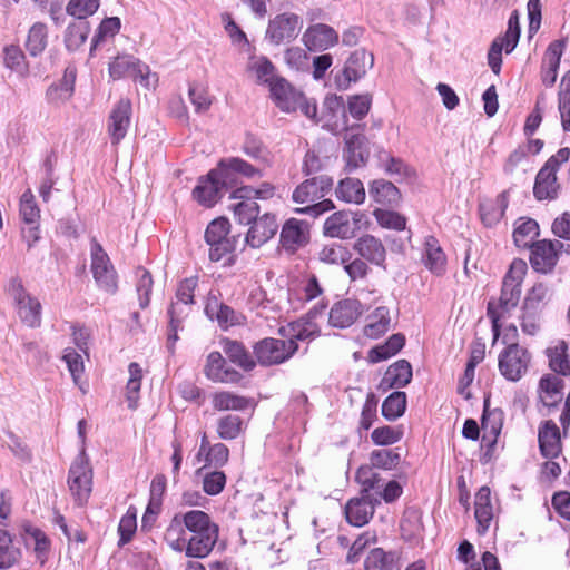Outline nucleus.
I'll list each match as a JSON object with an SVG mask.
<instances>
[{
    "instance_id": "nucleus-1",
    "label": "nucleus",
    "mask_w": 570,
    "mask_h": 570,
    "mask_svg": "<svg viewBox=\"0 0 570 570\" xmlns=\"http://www.w3.org/2000/svg\"><path fill=\"white\" fill-rule=\"evenodd\" d=\"M527 272V264L521 259H514L503 278L498 308L492 303L488 304L487 315L492 323L494 341L500 336V320L514 308L521 296V284Z\"/></svg>"
},
{
    "instance_id": "nucleus-2",
    "label": "nucleus",
    "mask_w": 570,
    "mask_h": 570,
    "mask_svg": "<svg viewBox=\"0 0 570 570\" xmlns=\"http://www.w3.org/2000/svg\"><path fill=\"white\" fill-rule=\"evenodd\" d=\"M187 550L186 557L204 559L210 554L217 543L219 527L202 510H191L186 520Z\"/></svg>"
},
{
    "instance_id": "nucleus-3",
    "label": "nucleus",
    "mask_w": 570,
    "mask_h": 570,
    "mask_svg": "<svg viewBox=\"0 0 570 570\" xmlns=\"http://www.w3.org/2000/svg\"><path fill=\"white\" fill-rule=\"evenodd\" d=\"M333 187V179L326 175L315 176L304 180L293 191L292 199L296 204H306L302 208H296V213L308 215L313 218L334 209L331 199H323Z\"/></svg>"
},
{
    "instance_id": "nucleus-4",
    "label": "nucleus",
    "mask_w": 570,
    "mask_h": 570,
    "mask_svg": "<svg viewBox=\"0 0 570 570\" xmlns=\"http://www.w3.org/2000/svg\"><path fill=\"white\" fill-rule=\"evenodd\" d=\"M12 298L19 320L30 328L41 325V304L38 298L30 295L23 287L21 279L11 278L7 287Z\"/></svg>"
},
{
    "instance_id": "nucleus-5",
    "label": "nucleus",
    "mask_w": 570,
    "mask_h": 570,
    "mask_svg": "<svg viewBox=\"0 0 570 570\" xmlns=\"http://www.w3.org/2000/svg\"><path fill=\"white\" fill-rule=\"evenodd\" d=\"M366 223V215L361 210H338L326 218L323 234L331 238L351 239Z\"/></svg>"
},
{
    "instance_id": "nucleus-6",
    "label": "nucleus",
    "mask_w": 570,
    "mask_h": 570,
    "mask_svg": "<svg viewBox=\"0 0 570 570\" xmlns=\"http://www.w3.org/2000/svg\"><path fill=\"white\" fill-rule=\"evenodd\" d=\"M68 487L78 505L87 503L92 491V469L83 450L69 469Z\"/></svg>"
},
{
    "instance_id": "nucleus-7",
    "label": "nucleus",
    "mask_w": 570,
    "mask_h": 570,
    "mask_svg": "<svg viewBox=\"0 0 570 570\" xmlns=\"http://www.w3.org/2000/svg\"><path fill=\"white\" fill-rule=\"evenodd\" d=\"M229 229V220L224 217L214 219L207 226L205 240L209 245L210 261L218 262L235 250L237 240L228 236Z\"/></svg>"
},
{
    "instance_id": "nucleus-8",
    "label": "nucleus",
    "mask_w": 570,
    "mask_h": 570,
    "mask_svg": "<svg viewBox=\"0 0 570 570\" xmlns=\"http://www.w3.org/2000/svg\"><path fill=\"white\" fill-rule=\"evenodd\" d=\"M297 348L298 345L294 340L267 337L255 344L254 354L259 364L269 366L286 362Z\"/></svg>"
},
{
    "instance_id": "nucleus-9",
    "label": "nucleus",
    "mask_w": 570,
    "mask_h": 570,
    "mask_svg": "<svg viewBox=\"0 0 570 570\" xmlns=\"http://www.w3.org/2000/svg\"><path fill=\"white\" fill-rule=\"evenodd\" d=\"M91 272L100 289L114 295L118 289L117 274L107 253L97 240L91 243Z\"/></svg>"
},
{
    "instance_id": "nucleus-10",
    "label": "nucleus",
    "mask_w": 570,
    "mask_h": 570,
    "mask_svg": "<svg viewBox=\"0 0 570 570\" xmlns=\"http://www.w3.org/2000/svg\"><path fill=\"white\" fill-rule=\"evenodd\" d=\"M303 26L302 18L293 12H284L269 20L265 39L274 46L288 43L296 39Z\"/></svg>"
},
{
    "instance_id": "nucleus-11",
    "label": "nucleus",
    "mask_w": 570,
    "mask_h": 570,
    "mask_svg": "<svg viewBox=\"0 0 570 570\" xmlns=\"http://www.w3.org/2000/svg\"><path fill=\"white\" fill-rule=\"evenodd\" d=\"M109 75L114 80L131 77L146 88L156 82V76L150 73L149 67L129 55L116 57L109 63Z\"/></svg>"
},
{
    "instance_id": "nucleus-12",
    "label": "nucleus",
    "mask_w": 570,
    "mask_h": 570,
    "mask_svg": "<svg viewBox=\"0 0 570 570\" xmlns=\"http://www.w3.org/2000/svg\"><path fill=\"white\" fill-rule=\"evenodd\" d=\"M520 38L519 13L513 11L508 21V29L502 37H497L488 52V63L491 70L498 75L501 70L502 50L510 53L518 45Z\"/></svg>"
},
{
    "instance_id": "nucleus-13",
    "label": "nucleus",
    "mask_w": 570,
    "mask_h": 570,
    "mask_svg": "<svg viewBox=\"0 0 570 570\" xmlns=\"http://www.w3.org/2000/svg\"><path fill=\"white\" fill-rule=\"evenodd\" d=\"M530 360L527 348L510 343L499 356L500 373L509 381H519L525 374Z\"/></svg>"
},
{
    "instance_id": "nucleus-14",
    "label": "nucleus",
    "mask_w": 570,
    "mask_h": 570,
    "mask_svg": "<svg viewBox=\"0 0 570 570\" xmlns=\"http://www.w3.org/2000/svg\"><path fill=\"white\" fill-rule=\"evenodd\" d=\"M564 243L554 239L537 240L531 245L530 264L539 273H549L556 266Z\"/></svg>"
},
{
    "instance_id": "nucleus-15",
    "label": "nucleus",
    "mask_w": 570,
    "mask_h": 570,
    "mask_svg": "<svg viewBox=\"0 0 570 570\" xmlns=\"http://www.w3.org/2000/svg\"><path fill=\"white\" fill-rule=\"evenodd\" d=\"M224 180L217 167L209 170L206 176L198 179L193 190L194 199L205 207L214 206L222 197L223 190L229 187Z\"/></svg>"
},
{
    "instance_id": "nucleus-16",
    "label": "nucleus",
    "mask_w": 570,
    "mask_h": 570,
    "mask_svg": "<svg viewBox=\"0 0 570 570\" xmlns=\"http://www.w3.org/2000/svg\"><path fill=\"white\" fill-rule=\"evenodd\" d=\"M320 121L322 127L333 135H340L348 129V118L342 97L333 95L325 98Z\"/></svg>"
},
{
    "instance_id": "nucleus-17",
    "label": "nucleus",
    "mask_w": 570,
    "mask_h": 570,
    "mask_svg": "<svg viewBox=\"0 0 570 570\" xmlns=\"http://www.w3.org/2000/svg\"><path fill=\"white\" fill-rule=\"evenodd\" d=\"M131 102L129 99H120L111 109L107 122V132L112 146L126 137L131 124Z\"/></svg>"
},
{
    "instance_id": "nucleus-18",
    "label": "nucleus",
    "mask_w": 570,
    "mask_h": 570,
    "mask_svg": "<svg viewBox=\"0 0 570 570\" xmlns=\"http://www.w3.org/2000/svg\"><path fill=\"white\" fill-rule=\"evenodd\" d=\"M309 240V225L305 220L288 218L281 230L279 242L287 253H295Z\"/></svg>"
},
{
    "instance_id": "nucleus-19",
    "label": "nucleus",
    "mask_w": 570,
    "mask_h": 570,
    "mask_svg": "<svg viewBox=\"0 0 570 570\" xmlns=\"http://www.w3.org/2000/svg\"><path fill=\"white\" fill-rule=\"evenodd\" d=\"M374 57L365 49H356L351 53L343 69L344 80L337 78V86L346 89L352 81H357L373 67Z\"/></svg>"
},
{
    "instance_id": "nucleus-20",
    "label": "nucleus",
    "mask_w": 570,
    "mask_h": 570,
    "mask_svg": "<svg viewBox=\"0 0 570 570\" xmlns=\"http://www.w3.org/2000/svg\"><path fill=\"white\" fill-rule=\"evenodd\" d=\"M302 41L309 51H324L338 42V33L328 24L315 23L305 30Z\"/></svg>"
},
{
    "instance_id": "nucleus-21",
    "label": "nucleus",
    "mask_w": 570,
    "mask_h": 570,
    "mask_svg": "<svg viewBox=\"0 0 570 570\" xmlns=\"http://www.w3.org/2000/svg\"><path fill=\"white\" fill-rule=\"evenodd\" d=\"M353 249L367 263L385 269L386 249L381 239L365 234L356 239Z\"/></svg>"
},
{
    "instance_id": "nucleus-22",
    "label": "nucleus",
    "mask_w": 570,
    "mask_h": 570,
    "mask_svg": "<svg viewBox=\"0 0 570 570\" xmlns=\"http://www.w3.org/2000/svg\"><path fill=\"white\" fill-rule=\"evenodd\" d=\"M344 158L346 169L351 173L361 166H364L368 156L370 148L367 139L362 134H351L345 136Z\"/></svg>"
},
{
    "instance_id": "nucleus-23",
    "label": "nucleus",
    "mask_w": 570,
    "mask_h": 570,
    "mask_svg": "<svg viewBox=\"0 0 570 570\" xmlns=\"http://www.w3.org/2000/svg\"><path fill=\"white\" fill-rule=\"evenodd\" d=\"M220 175L228 186L236 184V176L240 175L246 178L262 177V171L252 164L239 157H228L220 159L217 164Z\"/></svg>"
},
{
    "instance_id": "nucleus-24",
    "label": "nucleus",
    "mask_w": 570,
    "mask_h": 570,
    "mask_svg": "<svg viewBox=\"0 0 570 570\" xmlns=\"http://www.w3.org/2000/svg\"><path fill=\"white\" fill-rule=\"evenodd\" d=\"M278 224L276 217L272 214L258 216L249 227L245 242L253 248H258L268 242L277 232Z\"/></svg>"
},
{
    "instance_id": "nucleus-25",
    "label": "nucleus",
    "mask_w": 570,
    "mask_h": 570,
    "mask_svg": "<svg viewBox=\"0 0 570 570\" xmlns=\"http://www.w3.org/2000/svg\"><path fill=\"white\" fill-rule=\"evenodd\" d=\"M205 375L215 383L235 384L242 380V374L233 367L226 366V362L219 352H212L207 356Z\"/></svg>"
},
{
    "instance_id": "nucleus-26",
    "label": "nucleus",
    "mask_w": 570,
    "mask_h": 570,
    "mask_svg": "<svg viewBox=\"0 0 570 570\" xmlns=\"http://www.w3.org/2000/svg\"><path fill=\"white\" fill-rule=\"evenodd\" d=\"M363 313L362 304L356 299H342L330 311V324L334 327L346 328L351 326Z\"/></svg>"
},
{
    "instance_id": "nucleus-27",
    "label": "nucleus",
    "mask_w": 570,
    "mask_h": 570,
    "mask_svg": "<svg viewBox=\"0 0 570 570\" xmlns=\"http://www.w3.org/2000/svg\"><path fill=\"white\" fill-rule=\"evenodd\" d=\"M191 514V510L185 513H176L170 520L165 533L164 539L169 548L175 552H184L187 550V535L186 520Z\"/></svg>"
},
{
    "instance_id": "nucleus-28",
    "label": "nucleus",
    "mask_w": 570,
    "mask_h": 570,
    "mask_svg": "<svg viewBox=\"0 0 570 570\" xmlns=\"http://www.w3.org/2000/svg\"><path fill=\"white\" fill-rule=\"evenodd\" d=\"M539 448L542 456L547 459H556L561 454L562 444L560 430L552 421H544L538 432Z\"/></svg>"
},
{
    "instance_id": "nucleus-29",
    "label": "nucleus",
    "mask_w": 570,
    "mask_h": 570,
    "mask_svg": "<svg viewBox=\"0 0 570 570\" xmlns=\"http://www.w3.org/2000/svg\"><path fill=\"white\" fill-rule=\"evenodd\" d=\"M422 263L435 276H442L446 272V255L434 236L425 237Z\"/></svg>"
},
{
    "instance_id": "nucleus-30",
    "label": "nucleus",
    "mask_w": 570,
    "mask_h": 570,
    "mask_svg": "<svg viewBox=\"0 0 570 570\" xmlns=\"http://www.w3.org/2000/svg\"><path fill=\"white\" fill-rule=\"evenodd\" d=\"M374 514V503L370 494L351 499L345 505V517L350 524L363 527Z\"/></svg>"
},
{
    "instance_id": "nucleus-31",
    "label": "nucleus",
    "mask_w": 570,
    "mask_h": 570,
    "mask_svg": "<svg viewBox=\"0 0 570 570\" xmlns=\"http://www.w3.org/2000/svg\"><path fill=\"white\" fill-rule=\"evenodd\" d=\"M474 517L478 523V533L481 535L485 534L493 520L491 491L488 487H481L475 494Z\"/></svg>"
},
{
    "instance_id": "nucleus-32",
    "label": "nucleus",
    "mask_w": 570,
    "mask_h": 570,
    "mask_svg": "<svg viewBox=\"0 0 570 570\" xmlns=\"http://www.w3.org/2000/svg\"><path fill=\"white\" fill-rule=\"evenodd\" d=\"M269 89L275 104L283 111L292 112L297 109V99H299L301 92L295 91L285 79H275L274 82H271Z\"/></svg>"
},
{
    "instance_id": "nucleus-33",
    "label": "nucleus",
    "mask_w": 570,
    "mask_h": 570,
    "mask_svg": "<svg viewBox=\"0 0 570 570\" xmlns=\"http://www.w3.org/2000/svg\"><path fill=\"white\" fill-rule=\"evenodd\" d=\"M559 184L557 170L543 165L535 177L533 194L538 200L554 199L558 196Z\"/></svg>"
},
{
    "instance_id": "nucleus-34",
    "label": "nucleus",
    "mask_w": 570,
    "mask_h": 570,
    "mask_svg": "<svg viewBox=\"0 0 570 570\" xmlns=\"http://www.w3.org/2000/svg\"><path fill=\"white\" fill-rule=\"evenodd\" d=\"M391 328V314L386 306H379L366 316L363 334L372 340L380 338Z\"/></svg>"
},
{
    "instance_id": "nucleus-35",
    "label": "nucleus",
    "mask_w": 570,
    "mask_h": 570,
    "mask_svg": "<svg viewBox=\"0 0 570 570\" xmlns=\"http://www.w3.org/2000/svg\"><path fill=\"white\" fill-rule=\"evenodd\" d=\"M508 204L509 199L507 191L499 194L493 200H485L481 203L479 210L482 223L488 227L497 225L503 217Z\"/></svg>"
},
{
    "instance_id": "nucleus-36",
    "label": "nucleus",
    "mask_w": 570,
    "mask_h": 570,
    "mask_svg": "<svg viewBox=\"0 0 570 570\" xmlns=\"http://www.w3.org/2000/svg\"><path fill=\"white\" fill-rule=\"evenodd\" d=\"M190 304L180 301L171 303L168 309L169 326L167 337V348L174 352L175 343L178 341V331L183 328L181 323L188 315Z\"/></svg>"
},
{
    "instance_id": "nucleus-37",
    "label": "nucleus",
    "mask_w": 570,
    "mask_h": 570,
    "mask_svg": "<svg viewBox=\"0 0 570 570\" xmlns=\"http://www.w3.org/2000/svg\"><path fill=\"white\" fill-rule=\"evenodd\" d=\"M411 379V364L406 360H399L387 367L382 384H386L390 389H400L406 386Z\"/></svg>"
},
{
    "instance_id": "nucleus-38",
    "label": "nucleus",
    "mask_w": 570,
    "mask_h": 570,
    "mask_svg": "<svg viewBox=\"0 0 570 570\" xmlns=\"http://www.w3.org/2000/svg\"><path fill=\"white\" fill-rule=\"evenodd\" d=\"M335 195L338 199L350 204L360 205L365 200L363 183L357 178L342 179L335 189Z\"/></svg>"
},
{
    "instance_id": "nucleus-39",
    "label": "nucleus",
    "mask_w": 570,
    "mask_h": 570,
    "mask_svg": "<svg viewBox=\"0 0 570 570\" xmlns=\"http://www.w3.org/2000/svg\"><path fill=\"white\" fill-rule=\"evenodd\" d=\"M208 317L216 320L220 326H232L238 323V315L233 308L220 303L215 296H209L205 306Z\"/></svg>"
},
{
    "instance_id": "nucleus-40",
    "label": "nucleus",
    "mask_w": 570,
    "mask_h": 570,
    "mask_svg": "<svg viewBox=\"0 0 570 570\" xmlns=\"http://www.w3.org/2000/svg\"><path fill=\"white\" fill-rule=\"evenodd\" d=\"M550 368L562 375H570V353L568 344L559 341L554 346L547 350Z\"/></svg>"
},
{
    "instance_id": "nucleus-41",
    "label": "nucleus",
    "mask_w": 570,
    "mask_h": 570,
    "mask_svg": "<svg viewBox=\"0 0 570 570\" xmlns=\"http://www.w3.org/2000/svg\"><path fill=\"white\" fill-rule=\"evenodd\" d=\"M405 344V336L401 333L391 335L384 344L373 347L368 352V360L372 363L385 361L399 353Z\"/></svg>"
},
{
    "instance_id": "nucleus-42",
    "label": "nucleus",
    "mask_w": 570,
    "mask_h": 570,
    "mask_svg": "<svg viewBox=\"0 0 570 570\" xmlns=\"http://www.w3.org/2000/svg\"><path fill=\"white\" fill-rule=\"evenodd\" d=\"M539 236V225L532 218H520L513 230L514 244L520 248H531L534 239Z\"/></svg>"
},
{
    "instance_id": "nucleus-43",
    "label": "nucleus",
    "mask_w": 570,
    "mask_h": 570,
    "mask_svg": "<svg viewBox=\"0 0 570 570\" xmlns=\"http://www.w3.org/2000/svg\"><path fill=\"white\" fill-rule=\"evenodd\" d=\"M488 403L489 401L485 400L481 428L484 433L483 438H489L492 442H495L502 429L503 412L499 409L490 410Z\"/></svg>"
},
{
    "instance_id": "nucleus-44",
    "label": "nucleus",
    "mask_w": 570,
    "mask_h": 570,
    "mask_svg": "<svg viewBox=\"0 0 570 570\" xmlns=\"http://www.w3.org/2000/svg\"><path fill=\"white\" fill-rule=\"evenodd\" d=\"M223 351L230 362L238 365L243 370L250 371L254 368L255 362L242 343L237 341L225 340L223 342Z\"/></svg>"
},
{
    "instance_id": "nucleus-45",
    "label": "nucleus",
    "mask_w": 570,
    "mask_h": 570,
    "mask_svg": "<svg viewBox=\"0 0 570 570\" xmlns=\"http://www.w3.org/2000/svg\"><path fill=\"white\" fill-rule=\"evenodd\" d=\"M370 195L376 203L383 205H394L401 198L399 189L384 179H376L370 186Z\"/></svg>"
},
{
    "instance_id": "nucleus-46",
    "label": "nucleus",
    "mask_w": 570,
    "mask_h": 570,
    "mask_svg": "<svg viewBox=\"0 0 570 570\" xmlns=\"http://www.w3.org/2000/svg\"><path fill=\"white\" fill-rule=\"evenodd\" d=\"M247 71L259 83L271 85V82H274L276 79L273 63L264 56L250 57Z\"/></svg>"
},
{
    "instance_id": "nucleus-47",
    "label": "nucleus",
    "mask_w": 570,
    "mask_h": 570,
    "mask_svg": "<svg viewBox=\"0 0 570 570\" xmlns=\"http://www.w3.org/2000/svg\"><path fill=\"white\" fill-rule=\"evenodd\" d=\"M90 33V24L87 20L75 21L67 27L65 45L69 51L78 50Z\"/></svg>"
},
{
    "instance_id": "nucleus-48",
    "label": "nucleus",
    "mask_w": 570,
    "mask_h": 570,
    "mask_svg": "<svg viewBox=\"0 0 570 570\" xmlns=\"http://www.w3.org/2000/svg\"><path fill=\"white\" fill-rule=\"evenodd\" d=\"M48 43L47 26L42 22L33 23L27 36L26 48L30 56L37 57L43 52Z\"/></svg>"
},
{
    "instance_id": "nucleus-49",
    "label": "nucleus",
    "mask_w": 570,
    "mask_h": 570,
    "mask_svg": "<svg viewBox=\"0 0 570 570\" xmlns=\"http://www.w3.org/2000/svg\"><path fill=\"white\" fill-rule=\"evenodd\" d=\"M213 407L217 411H243L248 406V400L244 396L222 391L212 396Z\"/></svg>"
},
{
    "instance_id": "nucleus-50",
    "label": "nucleus",
    "mask_w": 570,
    "mask_h": 570,
    "mask_svg": "<svg viewBox=\"0 0 570 570\" xmlns=\"http://www.w3.org/2000/svg\"><path fill=\"white\" fill-rule=\"evenodd\" d=\"M75 90V76L65 75L63 78L52 83L46 92L47 100L50 104L59 105L66 102L72 96Z\"/></svg>"
},
{
    "instance_id": "nucleus-51",
    "label": "nucleus",
    "mask_w": 570,
    "mask_h": 570,
    "mask_svg": "<svg viewBox=\"0 0 570 570\" xmlns=\"http://www.w3.org/2000/svg\"><path fill=\"white\" fill-rule=\"evenodd\" d=\"M128 372L129 380L126 386V399L128 402V407L135 410L137 407V402L141 387L142 370L138 363L132 362L128 366Z\"/></svg>"
},
{
    "instance_id": "nucleus-52",
    "label": "nucleus",
    "mask_w": 570,
    "mask_h": 570,
    "mask_svg": "<svg viewBox=\"0 0 570 570\" xmlns=\"http://www.w3.org/2000/svg\"><path fill=\"white\" fill-rule=\"evenodd\" d=\"M405 409V392L395 391L384 400L382 404V415L389 421H395L404 414Z\"/></svg>"
},
{
    "instance_id": "nucleus-53",
    "label": "nucleus",
    "mask_w": 570,
    "mask_h": 570,
    "mask_svg": "<svg viewBox=\"0 0 570 570\" xmlns=\"http://www.w3.org/2000/svg\"><path fill=\"white\" fill-rule=\"evenodd\" d=\"M558 107L561 125L564 131H570V70L561 79Z\"/></svg>"
},
{
    "instance_id": "nucleus-54",
    "label": "nucleus",
    "mask_w": 570,
    "mask_h": 570,
    "mask_svg": "<svg viewBox=\"0 0 570 570\" xmlns=\"http://www.w3.org/2000/svg\"><path fill=\"white\" fill-rule=\"evenodd\" d=\"M561 382L557 376H544L540 380V397L546 406H552L561 400Z\"/></svg>"
},
{
    "instance_id": "nucleus-55",
    "label": "nucleus",
    "mask_w": 570,
    "mask_h": 570,
    "mask_svg": "<svg viewBox=\"0 0 570 570\" xmlns=\"http://www.w3.org/2000/svg\"><path fill=\"white\" fill-rule=\"evenodd\" d=\"M395 558V553L385 552L381 548H375L366 557L364 570H392Z\"/></svg>"
},
{
    "instance_id": "nucleus-56",
    "label": "nucleus",
    "mask_w": 570,
    "mask_h": 570,
    "mask_svg": "<svg viewBox=\"0 0 570 570\" xmlns=\"http://www.w3.org/2000/svg\"><path fill=\"white\" fill-rule=\"evenodd\" d=\"M243 429V420L235 414L222 416L217 422V433L223 440H234Z\"/></svg>"
},
{
    "instance_id": "nucleus-57",
    "label": "nucleus",
    "mask_w": 570,
    "mask_h": 570,
    "mask_svg": "<svg viewBox=\"0 0 570 570\" xmlns=\"http://www.w3.org/2000/svg\"><path fill=\"white\" fill-rule=\"evenodd\" d=\"M120 27H121V22H120V19L118 17H110V18H106L104 19L94 38H92V42H91V48H90V55L94 53V50L101 43L104 42L107 38H111L114 37L115 35H117L120 30Z\"/></svg>"
},
{
    "instance_id": "nucleus-58",
    "label": "nucleus",
    "mask_w": 570,
    "mask_h": 570,
    "mask_svg": "<svg viewBox=\"0 0 570 570\" xmlns=\"http://www.w3.org/2000/svg\"><path fill=\"white\" fill-rule=\"evenodd\" d=\"M351 254L348 249L341 244H330L325 245L318 252V259L326 264H345L348 262Z\"/></svg>"
},
{
    "instance_id": "nucleus-59",
    "label": "nucleus",
    "mask_w": 570,
    "mask_h": 570,
    "mask_svg": "<svg viewBox=\"0 0 570 570\" xmlns=\"http://www.w3.org/2000/svg\"><path fill=\"white\" fill-rule=\"evenodd\" d=\"M242 149L244 154L250 157L252 159L265 165H269L271 154L268 149L263 145V142L259 139H257L253 135L246 136Z\"/></svg>"
},
{
    "instance_id": "nucleus-60",
    "label": "nucleus",
    "mask_w": 570,
    "mask_h": 570,
    "mask_svg": "<svg viewBox=\"0 0 570 570\" xmlns=\"http://www.w3.org/2000/svg\"><path fill=\"white\" fill-rule=\"evenodd\" d=\"M551 289L543 283H537L528 292L523 306L524 308H534L541 311L543 305L550 299Z\"/></svg>"
},
{
    "instance_id": "nucleus-61",
    "label": "nucleus",
    "mask_w": 570,
    "mask_h": 570,
    "mask_svg": "<svg viewBox=\"0 0 570 570\" xmlns=\"http://www.w3.org/2000/svg\"><path fill=\"white\" fill-rule=\"evenodd\" d=\"M99 4V0H70L66 10L68 14L80 21L92 16L98 10Z\"/></svg>"
},
{
    "instance_id": "nucleus-62",
    "label": "nucleus",
    "mask_w": 570,
    "mask_h": 570,
    "mask_svg": "<svg viewBox=\"0 0 570 570\" xmlns=\"http://www.w3.org/2000/svg\"><path fill=\"white\" fill-rule=\"evenodd\" d=\"M233 213L239 224L249 225L259 215V206L255 200H242L233 205Z\"/></svg>"
},
{
    "instance_id": "nucleus-63",
    "label": "nucleus",
    "mask_w": 570,
    "mask_h": 570,
    "mask_svg": "<svg viewBox=\"0 0 570 570\" xmlns=\"http://www.w3.org/2000/svg\"><path fill=\"white\" fill-rule=\"evenodd\" d=\"M20 215L27 225L38 224L40 218V209L35 202V196L31 190L24 191L21 196Z\"/></svg>"
},
{
    "instance_id": "nucleus-64",
    "label": "nucleus",
    "mask_w": 570,
    "mask_h": 570,
    "mask_svg": "<svg viewBox=\"0 0 570 570\" xmlns=\"http://www.w3.org/2000/svg\"><path fill=\"white\" fill-rule=\"evenodd\" d=\"M400 454L393 450L381 449L371 453L370 462L373 468L392 470L400 463Z\"/></svg>"
}]
</instances>
